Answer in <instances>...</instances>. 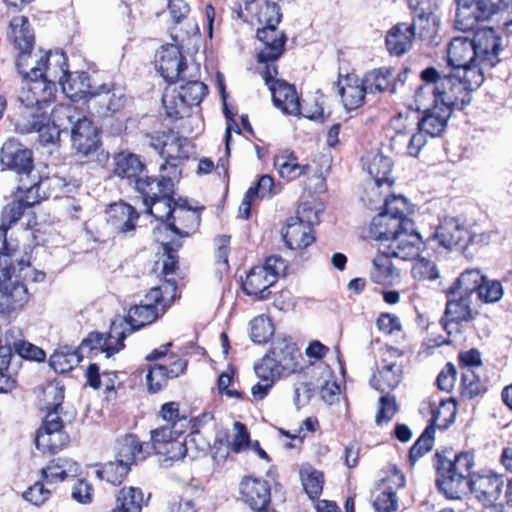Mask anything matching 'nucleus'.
<instances>
[{
  "label": "nucleus",
  "mask_w": 512,
  "mask_h": 512,
  "mask_svg": "<svg viewBox=\"0 0 512 512\" xmlns=\"http://www.w3.org/2000/svg\"><path fill=\"white\" fill-rule=\"evenodd\" d=\"M44 395L46 397V408L48 412L55 411L59 414V410H62V403L64 401V386L57 384H49L44 389Z\"/></svg>",
  "instance_id": "774afa93"
},
{
  "label": "nucleus",
  "mask_w": 512,
  "mask_h": 512,
  "mask_svg": "<svg viewBox=\"0 0 512 512\" xmlns=\"http://www.w3.org/2000/svg\"><path fill=\"white\" fill-rule=\"evenodd\" d=\"M476 52L473 39L453 37L447 49V64H475Z\"/></svg>",
  "instance_id": "f704fd0d"
},
{
  "label": "nucleus",
  "mask_w": 512,
  "mask_h": 512,
  "mask_svg": "<svg viewBox=\"0 0 512 512\" xmlns=\"http://www.w3.org/2000/svg\"><path fill=\"white\" fill-rule=\"evenodd\" d=\"M116 450V458L132 466L145 460L153 452V445L141 442L134 434H126L117 440Z\"/></svg>",
  "instance_id": "5701e85b"
},
{
  "label": "nucleus",
  "mask_w": 512,
  "mask_h": 512,
  "mask_svg": "<svg viewBox=\"0 0 512 512\" xmlns=\"http://www.w3.org/2000/svg\"><path fill=\"white\" fill-rule=\"evenodd\" d=\"M411 208L403 196L385 199L384 210L371 221L369 233L372 239L381 242L386 253L401 260H415L424 243L415 231L414 222L407 217Z\"/></svg>",
  "instance_id": "f03ea898"
},
{
  "label": "nucleus",
  "mask_w": 512,
  "mask_h": 512,
  "mask_svg": "<svg viewBox=\"0 0 512 512\" xmlns=\"http://www.w3.org/2000/svg\"><path fill=\"white\" fill-rule=\"evenodd\" d=\"M0 162L4 169L16 172L19 178H30L34 170L33 153L15 139L7 140L0 151Z\"/></svg>",
  "instance_id": "f8f14e48"
},
{
  "label": "nucleus",
  "mask_w": 512,
  "mask_h": 512,
  "mask_svg": "<svg viewBox=\"0 0 512 512\" xmlns=\"http://www.w3.org/2000/svg\"><path fill=\"white\" fill-rule=\"evenodd\" d=\"M408 4L415 14L413 21H416L418 25L423 26L424 22L428 23L433 18V0H408Z\"/></svg>",
  "instance_id": "338daca9"
},
{
  "label": "nucleus",
  "mask_w": 512,
  "mask_h": 512,
  "mask_svg": "<svg viewBox=\"0 0 512 512\" xmlns=\"http://www.w3.org/2000/svg\"><path fill=\"white\" fill-rule=\"evenodd\" d=\"M485 277L486 276L483 275L481 270L478 268L466 269L457 278L452 288V292L454 293L455 290H458L465 296L470 297L473 292L478 291Z\"/></svg>",
  "instance_id": "09e8293b"
},
{
  "label": "nucleus",
  "mask_w": 512,
  "mask_h": 512,
  "mask_svg": "<svg viewBox=\"0 0 512 512\" xmlns=\"http://www.w3.org/2000/svg\"><path fill=\"white\" fill-rule=\"evenodd\" d=\"M300 476L304 490L308 496L311 499L318 498L323 490V474L311 467H306L300 470Z\"/></svg>",
  "instance_id": "6e6d98bb"
},
{
  "label": "nucleus",
  "mask_w": 512,
  "mask_h": 512,
  "mask_svg": "<svg viewBox=\"0 0 512 512\" xmlns=\"http://www.w3.org/2000/svg\"><path fill=\"white\" fill-rule=\"evenodd\" d=\"M275 284V276L260 266L253 267L242 282V290L256 300H265L269 297V288Z\"/></svg>",
  "instance_id": "cd10ccee"
},
{
  "label": "nucleus",
  "mask_w": 512,
  "mask_h": 512,
  "mask_svg": "<svg viewBox=\"0 0 512 512\" xmlns=\"http://www.w3.org/2000/svg\"><path fill=\"white\" fill-rule=\"evenodd\" d=\"M135 188L141 194L144 205L173 194L172 184L169 180H162L161 178H137Z\"/></svg>",
  "instance_id": "473e14b6"
},
{
  "label": "nucleus",
  "mask_w": 512,
  "mask_h": 512,
  "mask_svg": "<svg viewBox=\"0 0 512 512\" xmlns=\"http://www.w3.org/2000/svg\"><path fill=\"white\" fill-rule=\"evenodd\" d=\"M434 460L437 487L447 498L460 499L467 490L482 504L495 503L500 497L504 486L502 477L490 474L468 479L474 465L471 454L444 450L436 452Z\"/></svg>",
  "instance_id": "f257e3e1"
},
{
  "label": "nucleus",
  "mask_w": 512,
  "mask_h": 512,
  "mask_svg": "<svg viewBox=\"0 0 512 512\" xmlns=\"http://www.w3.org/2000/svg\"><path fill=\"white\" fill-rule=\"evenodd\" d=\"M473 42L475 45L476 59L481 62L488 61L490 64H496L500 60L498 54L501 49V38L491 27L478 30L474 34Z\"/></svg>",
  "instance_id": "393cba45"
},
{
  "label": "nucleus",
  "mask_w": 512,
  "mask_h": 512,
  "mask_svg": "<svg viewBox=\"0 0 512 512\" xmlns=\"http://www.w3.org/2000/svg\"><path fill=\"white\" fill-rule=\"evenodd\" d=\"M257 38L264 44L258 54V61L261 64H268L279 59L284 51L286 37L283 31L277 26H263L257 30Z\"/></svg>",
  "instance_id": "412c9836"
},
{
  "label": "nucleus",
  "mask_w": 512,
  "mask_h": 512,
  "mask_svg": "<svg viewBox=\"0 0 512 512\" xmlns=\"http://www.w3.org/2000/svg\"><path fill=\"white\" fill-rule=\"evenodd\" d=\"M402 368L397 362H389L381 365V369L370 380L371 386L380 391L391 390L397 387L401 381Z\"/></svg>",
  "instance_id": "e433bc0d"
},
{
  "label": "nucleus",
  "mask_w": 512,
  "mask_h": 512,
  "mask_svg": "<svg viewBox=\"0 0 512 512\" xmlns=\"http://www.w3.org/2000/svg\"><path fill=\"white\" fill-rule=\"evenodd\" d=\"M254 369L260 380L252 387L251 393L256 400H262L268 395V392L273 387L275 380L280 378V376L272 372L270 368H267L266 363L256 364Z\"/></svg>",
  "instance_id": "3c124183"
},
{
  "label": "nucleus",
  "mask_w": 512,
  "mask_h": 512,
  "mask_svg": "<svg viewBox=\"0 0 512 512\" xmlns=\"http://www.w3.org/2000/svg\"><path fill=\"white\" fill-rule=\"evenodd\" d=\"M364 81L368 93H372L374 91L394 92L395 90L394 78H392L391 70L387 67L374 69L365 76Z\"/></svg>",
  "instance_id": "a18cd8bd"
},
{
  "label": "nucleus",
  "mask_w": 512,
  "mask_h": 512,
  "mask_svg": "<svg viewBox=\"0 0 512 512\" xmlns=\"http://www.w3.org/2000/svg\"><path fill=\"white\" fill-rule=\"evenodd\" d=\"M255 16L263 26H278L281 21L282 13L279 5L275 1L263 0L257 4Z\"/></svg>",
  "instance_id": "5fc2aeb1"
},
{
  "label": "nucleus",
  "mask_w": 512,
  "mask_h": 512,
  "mask_svg": "<svg viewBox=\"0 0 512 512\" xmlns=\"http://www.w3.org/2000/svg\"><path fill=\"white\" fill-rule=\"evenodd\" d=\"M467 225L461 219L445 216L426 238V243L432 248H443L451 251L455 248H465L468 241H475Z\"/></svg>",
  "instance_id": "6e6552de"
},
{
  "label": "nucleus",
  "mask_w": 512,
  "mask_h": 512,
  "mask_svg": "<svg viewBox=\"0 0 512 512\" xmlns=\"http://www.w3.org/2000/svg\"><path fill=\"white\" fill-rule=\"evenodd\" d=\"M241 494L245 503L254 511L268 507L271 501L270 486L265 480L244 479L241 483Z\"/></svg>",
  "instance_id": "c85d7f7f"
},
{
  "label": "nucleus",
  "mask_w": 512,
  "mask_h": 512,
  "mask_svg": "<svg viewBox=\"0 0 512 512\" xmlns=\"http://www.w3.org/2000/svg\"><path fill=\"white\" fill-rule=\"evenodd\" d=\"M505 11L512 12V0H477L472 8L475 28L479 21L489 20L492 16Z\"/></svg>",
  "instance_id": "a19ab883"
},
{
  "label": "nucleus",
  "mask_w": 512,
  "mask_h": 512,
  "mask_svg": "<svg viewBox=\"0 0 512 512\" xmlns=\"http://www.w3.org/2000/svg\"><path fill=\"white\" fill-rule=\"evenodd\" d=\"M161 245L163 255L156 265H161L164 282L160 286L150 289L140 304L131 307L127 317L117 322L126 330V336L156 321L166 312L177 296V284L180 277L177 251L182 244L179 241H171L161 242Z\"/></svg>",
  "instance_id": "7ed1b4c3"
},
{
  "label": "nucleus",
  "mask_w": 512,
  "mask_h": 512,
  "mask_svg": "<svg viewBox=\"0 0 512 512\" xmlns=\"http://www.w3.org/2000/svg\"><path fill=\"white\" fill-rule=\"evenodd\" d=\"M18 336L10 338L12 350L14 349L20 358L41 362L45 359V352L29 342L17 340Z\"/></svg>",
  "instance_id": "e2e57ef3"
},
{
  "label": "nucleus",
  "mask_w": 512,
  "mask_h": 512,
  "mask_svg": "<svg viewBox=\"0 0 512 512\" xmlns=\"http://www.w3.org/2000/svg\"><path fill=\"white\" fill-rule=\"evenodd\" d=\"M201 437L199 431L190 433L184 441H180L177 437L170 441L167 447H163L158 450V454H165L168 459L175 461L183 459L187 453V450L191 444H197L198 438Z\"/></svg>",
  "instance_id": "603ef678"
},
{
  "label": "nucleus",
  "mask_w": 512,
  "mask_h": 512,
  "mask_svg": "<svg viewBox=\"0 0 512 512\" xmlns=\"http://www.w3.org/2000/svg\"><path fill=\"white\" fill-rule=\"evenodd\" d=\"M126 330L117 321H113L107 336L102 333L92 332L81 343L82 347H88L90 350L99 349L106 354V357L118 353L124 348V339Z\"/></svg>",
  "instance_id": "dca6fc26"
},
{
  "label": "nucleus",
  "mask_w": 512,
  "mask_h": 512,
  "mask_svg": "<svg viewBox=\"0 0 512 512\" xmlns=\"http://www.w3.org/2000/svg\"><path fill=\"white\" fill-rule=\"evenodd\" d=\"M144 164L137 155L130 153H119L115 157L114 173L118 177L128 180H136L143 171Z\"/></svg>",
  "instance_id": "37998d69"
},
{
  "label": "nucleus",
  "mask_w": 512,
  "mask_h": 512,
  "mask_svg": "<svg viewBox=\"0 0 512 512\" xmlns=\"http://www.w3.org/2000/svg\"><path fill=\"white\" fill-rule=\"evenodd\" d=\"M423 29H425V26L418 25L416 21L411 24L398 23L394 25L387 32L385 39L388 52L395 56L407 53L412 47L416 31L419 30L420 37H423Z\"/></svg>",
  "instance_id": "f3484780"
},
{
  "label": "nucleus",
  "mask_w": 512,
  "mask_h": 512,
  "mask_svg": "<svg viewBox=\"0 0 512 512\" xmlns=\"http://www.w3.org/2000/svg\"><path fill=\"white\" fill-rule=\"evenodd\" d=\"M373 506L378 512L395 511L398 507V498L392 487L384 484V487L375 496Z\"/></svg>",
  "instance_id": "69168bd1"
},
{
  "label": "nucleus",
  "mask_w": 512,
  "mask_h": 512,
  "mask_svg": "<svg viewBox=\"0 0 512 512\" xmlns=\"http://www.w3.org/2000/svg\"><path fill=\"white\" fill-rule=\"evenodd\" d=\"M28 300V290L24 283L16 282L0 289V312L15 310Z\"/></svg>",
  "instance_id": "ea45409f"
},
{
  "label": "nucleus",
  "mask_w": 512,
  "mask_h": 512,
  "mask_svg": "<svg viewBox=\"0 0 512 512\" xmlns=\"http://www.w3.org/2000/svg\"><path fill=\"white\" fill-rule=\"evenodd\" d=\"M435 427L427 426L409 451V461L414 465L419 458L429 452L434 445Z\"/></svg>",
  "instance_id": "4d7b16f0"
},
{
  "label": "nucleus",
  "mask_w": 512,
  "mask_h": 512,
  "mask_svg": "<svg viewBox=\"0 0 512 512\" xmlns=\"http://www.w3.org/2000/svg\"><path fill=\"white\" fill-rule=\"evenodd\" d=\"M315 221L316 217L306 216L304 209L297 210V215L290 217L282 228L281 235L285 245L292 250L310 246L315 241L312 233Z\"/></svg>",
  "instance_id": "9b49d317"
},
{
  "label": "nucleus",
  "mask_w": 512,
  "mask_h": 512,
  "mask_svg": "<svg viewBox=\"0 0 512 512\" xmlns=\"http://www.w3.org/2000/svg\"><path fill=\"white\" fill-rule=\"evenodd\" d=\"M187 367L186 360L177 358L169 365H152L146 375V382L150 392L156 393L162 390L169 379L177 378L182 375Z\"/></svg>",
  "instance_id": "4be33fe9"
},
{
  "label": "nucleus",
  "mask_w": 512,
  "mask_h": 512,
  "mask_svg": "<svg viewBox=\"0 0 512 512\" xmlns=\"http://www.w3.org/2000/svg\"><path fill=\"white\" fill-rule=\"evenodd\" d=\"M299 358L301 353L291 338L277 337L272 341L269 353L262 358L260 364L266 363L267 368L282 377L297 370Z\"/></svg>",
  "instance_id": "1a4fd4ad"
},
{
  "label": "nucleus",
  "mask_w": 512,
  "mask_h": 512,
  "mask_svg": "<svg viewBox=\"0 0 512 512\" xmlns=\"http://www.w3.org/2000/svg\"><path fill=\"white\" fill-rule=\"evenodd\" d=\"M166 68H192V74L190 75L192 80L186 84H181L179 93L190 107L198 106L208 94V87L200 81V66H166Z\"/></svg>",
  "instance_id": "2f4dec72"
},
{
  "label": "nucleus",
  "mask_w": 512,
  "mask_h": 512,
  "mask_svg": "<svg viewBox=\"0 0 512 512\" xmlns=\"http://www.w3.org/2000/svg\"><path fill=\"white\" fill-rule=\"evenodd\" d=\"M7 38L16 51L19 61H28L35 47V34L25 16L13 17L9 25Z\"/></svg>",
  "instance_id": "ddd939ff"
},
{
  "label": "nucleus",
  "mask_w": 512,
  "mask_h": 512,
  "mask_svg": "<svg viewBox=\"0 0 512 512\" xmlns=\"http://www.w3.org/2000/svg\"><path fill=\"white\" fill-rule=\"evenodd\" d=\"M450 71L443 75L432 66L421 72L425 88L434 85L441 90L440 85L446 81L450 84L451 99L457 98L459 105L464 108L471 101V92L477 89L484 81V72L481 66H449Z\"/></svg>",
  "instance_id": "39448f33"
},
{
  "label": "nucleus",
  "mask_w": 512,
  "mask_h": 512,
  "mask_svg": "<svg viewBox=\"0 0 512 512\" xmlns=\"http://www.w3.org/2000/svg\"><path fill=\"white\" fill-rule=\"evenodd\" d=\"M412 275L419 281H433L440 276L436 264L426 258L416 260L412 267Z\"/></svg>",
  "instance_id": "0e129e2a"
},
{
  "label": "nucleus",
  "mask_w": 512,
  "mask_h": 512,
  "mask_svg": "<svg viewBox=\"0 0 512 512\" xmlns=\"http://www.w3.org/2000/svg\"><path fill=\"white\" fill-rule=\"evenodd\" d=\"M70 134L74 149L83 156H89L99 148L100 137L98 129L86 116L77 118Z\"/></svg>",
  "instance_id": "4468645a"
},
{
  "label": "nucleus",
  "mask_w": 512,
  "mask_h": 512,
  "mask_svg": "<svg viewBox=\"0 0 512 512\" xmlns=\"http://www.w3.org/2000/svg\"><path fill=\"white\" fill-rule=\"evenodd\" d=\"M80 361L81 356L77 349L73 346L64 345L54 351L49 363L57 373H65L72 370Z\"/></svg>",
  "instance_id": "79ce46f5"
},
{
  "label": "nucleus",
  "mask_w": 512,
  "mask_h": 512,
  "mask_svg": "<svg viewBox=\"0 0 512 512\" xmlns=\"http://www.w3.org/2000/svg\"><path fill=\"white\" fill-rule=\"evenodd\" d=\"M149 499L150 494L145 499L141 488L125 486L117 492L116 504L111 512H141Z\"/></svg>",
  "instance_id": "72a5a7b5"
},
{
  "label": "nucleus",
  "mask_w": 512,
  "mask_h": 512,
  "mask_svg": "<svg viewBox=\"0 0 512 512\" xmlns=\"http://www.w3.org/2000/svg\"><path fill=\"white\" fill-rule=\"evenodd\" d=\"M474 319L470 307V299L461 295L458 299L448 300L446 303L442 326L448 335L460 333V324Z\"/></svg>",
  "instance_id": "aec40b11"
},
{
  "label": "nucleus",
  "mask_w": 512,
  "mask_h": 512,
  "mask_svg": "<svg viewBox=\"0 0 512 512\" xmlns=\"http://www.w3.org/2000/svg\"><path fill=\"white\" fill-rule=\"evenodd\" d=\"M251 340L254 343L261 344L265 343L269 340V338L273 335L274 328L271 320L264 316L260 315L255 317L251 322Z\"/></svg>",
  "instance_id": "052dcab7"
},
{
  "label": "nucleus",
  "mask_w": 512,
  "mask_h": 512,
  "mask_svg": "<svg viewBox=\"0 0 512 512\" xmlns=\"http://www.w3.org/2000/svg\"><path fill=\"white\" fill-rule=\"evenodd\" d=\"M338 93L346 110H355L362 106L368 93L364 79L354 73H339Z\"/></svg>",
  "instance_id": "6ab92c4d"
},
{
  "label": "nucleus",
  "mask_w": 512,
  "mask_h": 512,
  "mask_svg": "<svg viewBox=\"0 0 512 512\" xmlns=\"http://www.w3.org/2000/svg\"><path fill=\"white\" fill-rule=\"evenodd\" d=\"M81 118L77 108L71 104H59L54 107L51 115L47 111L28 109L22 112L16 123V131L21 134L37 132L39 141L43 145L56 144L60 134L71 130L72 126Z\"/></svg>",
  "instance_id": "20e7f679"
},
{
  "label": "nucleus",
  "mask_w": 512,
  "mask_h": 512,
  "mask_svg": "<svg viewBox=\"0 0 512 512\" xmlns=\"http://www.w3.org/2000/svg\"><path fill=\"white\" fill-rule=\"evenodd\" d=\"M27 207L19 200L7 204L1 213L0 224V255L7 258H12L15 249L10 247L7 242V232L10 227L15 224L24 214Z\"/></svg>",
  "instance_id": "c756f323"
},
{
  "label": "nucleus",
  "mask_w": 512,
  "mask_h": 512,
  "mask_svg": "<svg viewBox=\"0 0 512 512\" xmlns=\"http://www.w3.org/2000/svg\"><path fill=\"white\" fill-rule=\"evenodd\" d=\"M56 92V79L46 78L31 82L28 86L23 87L20 96L21 102L24 104L26 112L28 109L43 110L51 102Z\"/></svg>",
  "instance_id": "2eb2a0df"
},
{
  "label": "nucleus",
  "mask_w": 512,
  "mask_h": 512,
  "mask_svg": "<svg viewBox=\"0 0 512 512\" xmlns=\"http://www.w3.org/2000/svg\"><path fill=\"white\" fill-rule=\"evenodd\" d=\"M392 165V160L382 153H377L373 156L368 165V173L372 176L378 187L383 184L392 185Z\"/></svg>",
  "instance_id": "c03bdc74"
},
{
  "label": "nucleus",
  "mask_w": 512,
  "mask_h": 512,
  "mask_svg": "<svg viewBox=\"0 0 512 512\" xmlns=\"http://www.w3.org/2000/svg\"><path fill=\"white\" fill-rule=\"evenodd\" d=\"M107 223L118 233H127L136 228L139 214L135 208L127 203L111 204L106 210Z\"/></svg>",
  "instance_id": "bb28decb"
},
{
  "label": "nucleus",
  "mask_w": 512,
  "mask_h": 512,
  "mask_svg": "<svg viewBox=\"0 0 512 512\" xmlns=\"http://www.w3.org/2000/svg\"><path fill=\"white\" fill-rule=\"evenodd\" d=\"M485 392V386L480 377L473 369L465 368L462 371L461 396L467 399H473Z\"/></svg>",
  "instance_id": "bf43d9fd"
},
{
  "label": "nucleus",
  "mask_w": 512,
  "mask_h": 512,
  "mask_svg": "<svg viewBox=\"0 0 512 512\" xmlns=\"http://www.w3.org/2000/svg\"><path fill=\"white\" fill-rule=\"evenodd\" d=\"M176 202L177 201H174L171 195L144 205L146 207V212L161 222L160 225L156 228L155 232L164 229V225L171 222V217L174 211V203Z\"/></svg>",
  "instance_id": "de8ad7c7"
},
{
  "label": "nucleus",
  "mask_w": 512,
  "mask_h": 512,
  "mask_svg": "<svg viewBox=\"0 0 512 512\" xmlns=\"http://www.w3.org/2000/svg\"><path fill=\"white\" fill-rule=\"evenodd\" d=\"M200 225V214L187 206V201L179 199L174 203L171 222L164 225V230H170L179 237L192 235Z\"/></svg>",
  "instance_id": "a211bd4d"
},
{
  "label": "nucleus",
  "mask_w": 512,
  "mask_h": 512,
  "mask_svg": "<svg viewBox=\"0 0 512 512\" xmlns=\"http://www.w3.org/2000/svg\"><path fill=\"white\" fill-rule=\"evenodd\" d=\"M99 105L100 114L115 113L120 111L125 105V93L121 87L113 83H104L95 87L92 100Z\"/></svg>",
  "instance_id": "a878e982"
},
{
  "label": "nucleus",
  "mask_w": 512,
  "mask_h": 512,
  "mask_svg": "<svg viewBox=\"0 0 512 512\" xmlns=\"http://www.w3.org/2000/svg\"><path fill=\"white\" fill-rule=\"evenodd\" d=\"M79 471V465L68 458H57L41 469V477L48 484L64 481L68 476H74Z\"/></svg>",
  "instance_id": "c9c22d12"
},
{
  "label": "nucleus",
  "mask_w": 512,
  "mask_h": 512,
  "mask_svg": "<svg viewBox=\"0 0 512 512\" xmlns=\"http://www.w3.org/2000/svg\"><path fill=\"white\" fill-rule=\"evenodd\" d=\"M69 442L63 421L55 411L47 412L41 427L37 430L35 445L43 453L56 454Z\"/></svg>",
  "instance_id": "9d476101"
},
{
  "label": "nucleus",
  "mask_w": 512,
  "mask_h": 512,
  "mask_svg": "<svg viewBox=\"0 0 512 512\" xmlns=\"http://www.w3.org/2000/svg\"><path fill=\"white\" fill-rule=\"evenodd\" d=\"M476 293L484 303H497L502 299L504 290L500 281L485 277Z\"/></svg>",
  "instance_id": "680f3d73"
},
{
  "label": "nucleus",
  "mask_w": 512,
  "mask_h": 512,
  "mask_svg": "<svg viewBox=\"0 0 512 512\" xmlns=\"http://www.w3.org/2000/svg\"><path fill=\"white\" fill-rule=\"evenodd\" d=\"M274 164L278 168L280 176L288 181L301 176L308 169V166L300 165L297 162V158L293 153L288 152L276 156Z\"/></svg>",
  "instance_id": "49530a36"
},
{
  "label": "nucleus",
  "mask_w": 512,
  "mask_h": 512,
  "mask_svg": "<svg viewBox=\"0 0 512 512\" xmlns=\"http://www.w3.org/2000/svg\"><path fill=\"white\" fill-rule=\"evenodd\" d=\"M131 466L116 458L115 461L105 463L96 471V475L101 480H105L113 485L121 484L128 475Z\"/></svg>",
  "instance_id": "8fccbe9b"
},
{
  "label": "nucleus",
  "mask_w": 512,
  "mask_h": 512,
  "mask_svg": "<svg viewBox=\"0 0 512 512\" xmlns=\"http://www.w3.org/2000/svg\"><path fill=\"white\" fill-rule=\"evenodd\" d=\"M162 104L166 115L175 120L189 114L191 108L179 92H166L162 97Z\"/></svg>",
  "instance_id": "864d4df0"
},
{
  "label": "nucleus",
  "mask_w": 512,
  "mask_h": 512,
  "mask_svg": "<svg viewBox=\"0 0 512 512\" xmlns=\"http://www.w3.org/2000/svg\"><path fill=\"white\" fill-rule=\"evenodd\" d=\"M393 255L386 253V248L380 249L373 260V269L371 271L372 280L380 285L392 286L400 281V272L392 264Z\"/></svg>",
  "instance_id": "7c9ffc66"
},
{
  "label": "nucleus",
  "mask_w": 512,
  "mask_h": 512,
  "mask_svg": "<svg viewBox=\"0 0 512 512\" xmlns=\"http://www.w3.org/2000/svg\"><path fill=\"white\" fill-rule=\"evenodd\" d=\"M193 153V146L188 138L179 135L178 132L168 133V142L162 154L164 160H177L184 162Z\"/></svg>",
  "instance_id": "4c0bfd02"
},
{
  "label": "nucleus",
  "mask_w": 512,
  "mask_h": 512,
  "mask_svg": "<svg viewBox=\"0 0 512 512\" xmlns=\"http://www.w3.org/2000/svg\"><path fill=\"white\" fill-rule=\"evenodd\" d=\"M458 8L455 19V27L462 32H470L475 29V18H472V8L477 0H455Z\"/></svg>",
  "instance_id": "13d9d810"
},
{
  "label": "nucleus",
  "mask_w": 512,
  "mask_h": 512,
  "mask_svg": "<svg viewBox=\"0 0 512 512\" xmlns=\"http://www.w3.org/2000/svg\"><path fill=\"white\" fill-rule=\"evenodd\" d=\"M278 74L276 66H265L262 73L265 84L268 85L272 94V101L275 107L288 115H303L309 119H318L322 116V108L318 107L312 114L301 111L299 97L295 87L282 79H274Z\"/></svg>",
  "instance_id": "0eeeda50"
},
{
  "label": "nucleus",
  "mask_w": 512,
  "mask_h": 512,
  "mask_svg": "<svg viewBox=\"0 0 512 512\" xmlns=\"http://www.w3.org/2000/svg\"><path fill=\"white\" fill-rule=\"evenodd\" d=\"M48 180H41L39 177L30 178L21 177L19 178L18 191L23 194L20 202L30 208L35 204L40 203L43 199L48 196L45 192L41 193V189L47 184Z\"/></svg>",
  "instance_id": "58836bf2"
},
{
  "label": "nucleus",
  "mask_w": 512,
  "mask_h": 512,
  "mask_svg": "<svg viewBox=\"0 0 512 512\" xmlns=\"http://www.w3.org/2000/svg\"><path fill=\"white\" fill-rule=\"evenodd\" d=\"M59 67L62 75L58 82L61 85L63 92L72 99L88 96L91 101L95 87L91 85L88 73L84 71L70 72L68 70H64L63 66Z\"/></svg>",
  "instance_id": "b1692460"
},
{
  "label": "nucleus",
  "mask_w": 512,
  "mask_h": 512,
  "mask_svg": "<svg viewBox=\"0 0 512 512\" xmlns=\"http://www.w3.org/2000/svg\"><path fill=\"white\" fill-rule=\"evenodd\" d=\"M428 88H431L434 97L433 104L424 110L418 119L417 126L420 131H424L430 137H439L445 131L453 110L463 108L459 105L457 98L451 99L449 81L441 83V90L434 85Z\"/></svg>",
  "instance_id": "423d86ee"
}]
</instances>
